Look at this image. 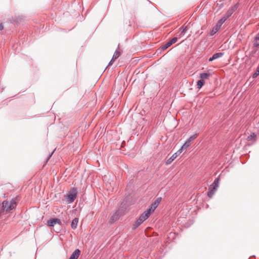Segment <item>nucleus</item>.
Here are the masks:
<instances>
[{"instance_id":"nucleus-16","label":"nucleus","mask_w":259,"mask_h":259,"mask_svg":"<svg viewBox=\"0 0 259 259\" xmlns=\"http://www.w3.org/2000/svg\"><path fill=\"white\" fill-rule=\"evenodd\" d=\"M220 29V27H218V25H216L214 27H213L211 31H210V35H213Z\"/></svg>"},{"instance_id":"nucleus-28","label":"nucleus","mask_w":259,"mask_h":259,"mask_svg":"<svg viewBox=\"0 0 259 259\" xmlns=\"http://www.w3.org/2000/svg\"><path fill=\"white\" fill-rule=\"evenodd\" d=\"M3 29V26L2 24L0 23V30Z\"/></svg>"},{"instance_id":"nucleus-12","label":"nucleus","mask_w":259,"mask_h":259,"mask_svg":"<svg viewBox=\"0 0 259 259\" xmlns=\"http://www.w3.org/2000/svg\"><path fill=\"white\" fill-rule=\"evenodd\" d=\"M253 46L259 48V33L256 35L253 41Z\"/></svg>"},{"instance_id":"nucleus-19","label":"nucleus","mask_w":259,"mask_h":259,"mask_svg":"<svg viewBox=\"0 0 259 259\" xmlns=\"http://www.w3.org/2000/svg\"><path fill=\"white\" fill-rule=\"evenodd\" d=\"M223 55V54L222 53H217L213 55V58L215 59H217L218 58H219L221 57H222Z\"/></svg>"},{"instance_id":"nucleus-5","label":"nucleus","mask_w":259,"mask_h":259,"mask_svg":"<svg viewBox=\"0 0 259 259\" xmlns=\"http://www.w3.org/2000/svg\"><path fill=\"white\" fill-rule=\"evenodd\" d=\"M219 183V179H216L214 180V181L213 182V183L212 184V185L210 186V189H212L213 190H211L210 191H209L208 192V196L209 197H211L212 196V195H213V190H215L217 189V188L218 187Z\"/></svg>"},{"instance_id":"nucleus-33","label":"nucleus","mask_w":259,"mask_h":259,"mask_svg":"<svg viewBox=\"0 0 259 259\" xmlns=\"http://www.w3.org/2000/svg\"><path fill=\"white\" fill-rule=\"evenodd\" d=\"M52 155H53V153H51V155H50V157H51L52 156Z\"/></svg>"},{"instance_id":"nucleus-9","label":"nucleus","mask_w":259,"mask_h":259,"mask_svg":"<svg viewBox=\"0 0 259 259\" xmlns=\"http://www.w3.org/2000/svg\"><path fill=\"white\" fill-rule=\"evenodd\" d=\"M80 254V251L79 249H76L71 255L69 259H77Z\"/></svg>"},{"instance_id":"nucleus-20","label":"nucleus","mask_w":259,"mask_h":259,"mask_svg":"<svg viewBox=\"0 0 259 259\" xmlns=\"http://www.w3.org/2000/svg\"><path fill=\"white\" fill-rule=\"evenodd\" d=\"M198 136V134H195L193 135V136H191L188 139H187L188 141H189L190 143H191V142L195 139Z\"/></svg>"},{"instance_id":"nucleus-13","label":"nucleus","mask_w":259,"mask_h":259,"mask_svg":"<svg viewBox=\"0 0 259 259\" xmlns=\"http://www.w3.org/2000/svg\"><path fill=\"white\" fill-rule=\"evenodd\" d=\"M78 222V218H75L72 220L71 226V228L73 229H75L76 228V227L77 226Z\"/></svg>"},{"instance_id":"nucleus-18","label":"nucleus","mask_w":259,"mask_h":259,"mask_svg":"<svg viewBox=\"0 0 259 259\" xmlns=\"http://www.w3.org/2000/svg\"><path fill=\"white\" fill-rule=\"evenodd\" d=\"M191 144L189 141L187 140L182 146V149H184L185 150L187 149L190 146Z\"/></svg>"},{"instance_id":"nucleus-6","label":"nucleus","mask_w":259,"mask_h":259,"mask_svg":"<svg viewBox=\"0 0 259 259\" xmlns=\"http://www.w3.org/2000/svg\"><path fill=\"white\" fill-rule=\"evenodd\" d=\"M161 201V197L157 198L154 201V202L151 205L149 209H148V210H150V212L152 213L153 212H154L155 209L158 206V205L160 203Z\"/></svg>"},{"instance_id":"nucleus-23","label":"nucleus","mask_w":259,"mask_h":259,"mask_svg":"<svg viewBox=\"0 0 259 259\" xmlns=\"http://www.w3.org/2000/svg\"><path fill=\"white\" fill-rule=\"evenodd\" d=\"M178 40L177 37H175L172 38L171 39H170L169 41H168L170 44L172 45V44L176 43Z\"/></svg>"},{"instance_id":"nucleus-8","label":"nucleus","mask_w":259,"mask_h":259,"mask_svg":"<svg viewBox=\"0 0 259 259\" xmlns=\"http://www.w3.org/2000/svg\"><path fill=\"white\" fill-rule=\"evenodd\" d=\"M56 224L60 225L61 224V221L58 219H52L48 221V225L50 227H53Z\"/></svg>"},{"instance_id":"nucleus-31","label":"nucleus","mask_w":259,"mask_h":259,"mask_svg":"<svg viewBox=\"0 0 259 259\" xmlns=\"http://www.w3.org/2000/svg\"><path fill=\"white\" fill-rule=\"evenodd\" d=\"M52 155H53V153H51V155H50V157H51L52 156Z\"/></svg>"},{"instance_id":"nucleus-15","label":"nucleus","mask_w":259,"mask_h":259,"mask_svg":"<svg viewBox=\"0 0 259 259\" xmlns=\"http://www.w3.org/2000/svg\"><path fill=\"white\" fill-rule=\"evenodd\" d=\"M227 19L225 16L222 17L217 23V25H218V27H220L221 28L222 24L226 21V20Z\"/></svg>"},{"instance_id":"nucleus-30","label":"nucleus","mask_w":259,"mask_h":259,"mask_svg":"<svg viewBox=\"0 0 259 259\" xmlns=\"http://www.w3.org/2000/svg\"><path fill=\"white\" fill-rule=\"evenodd\" d=\"M256 70L258 71V73H259V66H258Z\"/></svg>"},{"instance_id":"nucleus-1","label":"nucleus","mask_w":259,"mask_h":259,"mask_svg":"<svg viewBox=\"0 0 259 259\" xmlns=\"http://www.w3.org/2000/svg\"><path fill=\"white\" fill-rule=\"evenodd\" d=\"M16 205L17 202L14 199H12L10 201H4L2 203V209L0 212L2 213L4 211L9 212L14 209Z\"/></svg>"},{"instance_id":"nucleus-14","label":"nucleus","mask_w":259,"mask_h":259,"mask_svg":"<svg viewBox=\"0 0 259 259\" xmlns=\"http://www.w3.org/2000/svg\"><path fill=\"white\" fill-rule=\"evenodd\" d=\"M177 157V153H174L166 162V164H169Z\"/></svg>"},{"instance_id":"nucleus-3","label":"nucleus","mask_w":259,"mask_h":259,"mask_svg":"<svg viewBox=\"0 0 259 259\" xmlns=\"http://www.w3.org/2000/svg\"><path fill=\"white\" fill-rule=\"evenodd\" d=\"M77 191L76 188H73L65 195L69 203H72L77 197Z\"/></svg>"},{"instance_id":"nucleus-11","label":"nucleus","mask_w":259,"mask_h":259,"mask_svg":"<svg viewBox=\"0 0 259 259\" xmlns=\"http://www.w3.org/2000/svg\"><path fill=\"white\" fill-rule=\"evenodd\" d=\"M210 76V74L208 73H202L200 74V78L201 79L204 80V79H208Z\"/></svg>"},{"instance_id":"nucleus-32","label":"nucleus","mask_w":259,"mask_h":259,"mask_svg":"<svg viewBox=\"0 0 259 259\" xmlns=\"http://www.w3.org/2000/svg\"><path fill=\"white\" fill-rule=\"evenodd\" d=\"M52 155H53V153H51V155H50V157H51L52 156Z\"/></svg>"},{"instance_id":"nucleus-2","label":"nucleus","mask_w":259,"mask_h":259,"mask_svg":"<svg viewBox=\"0 0 259 259\" xmlns=\"http://www.w3.org/2000/svg\"><path fill=\"white\" fill-rule=\"evenodd\" d=\"M151 214L150 210H146L145 211L137 220V221L134 224L135 228L138 227L140 226L143 222L147 220L150 215Z\"/></svg>"},{"instance_id":"nucleus-22","label":"nucleus","mask_w":259,"mask_h":259,"mask_svg":"<svg viewBox=\"0 0 259 259\" xmlns=\"http://www.w3.org/2000/svg\"><path fill=\"white\" fill-rule=\"evenodd\" d=\"M186 30H187V26H183L181 28V29H180V31H181V34H180L182 35V34H184Z\"/></svg>"},{"instance_id":"nucleus-24","label":"nucleus","mask_w":259,"mask_h":259,"mask_svg":"<svg viewBox=\"0 0 259 259\" xmlns=\"http://www.w3.org/2000/svg\"><path fill=\"white\" fill-rule=\"evenodd\" d=\"M256 136L254 134H252L248 137V139L250 140H254Z\"/></svg>"},{"instance_id":"nucleus-27","label":"nucleus","mask_w":259,"mask_h":259,"mask_svg":"<svg viewBox=\"0 0 259 259\" xmlns=\"http://www.w3.org/2000/svg\"><path fill=\"white\" fill-rule=\"evenodd\" d=\"M214 59L213 58V56H212V57H210L209 59V61H212L213 60H214Z\"/></svg>"},{"instance_id":"nucleus-26","label":"nucleus","mask_w":259,"mask_h":259,"mask_svg":"<svg viewBox=\"0 0 259 259\" xmlns=\"http://www.w3.org/2000/svg\"><path fill=\"white\" fill-rule=\"evenodd\" d=\"M259 75V73H258V71L256 70V72L253 74V77H256Z\"/></svg>"},{"instance_id":"nucleus-17","label":"nucleus","mask_w":259,"mask_h":259,"mask_svg":"<svg viewBox=\"0 0 259 259\" xmlns=\"http://www.w3.org/2000/svg\"><path fill=\"white\" fill-rule=\"evenodd\" d=\"M204 81L202 79L199 80L197 82V87L198 89H200L202 86L204 84Z\"/></svg>"},{"instance_id":"nucleus-21","label":"nucleus","mask_w":259,"mask_h":259,"mask_svg":"<svg viewBox=\"0 0 259 259\" xmlns=\"http://www.w3.org/2000/svg\"><path fill=\"white\" fill-rule=\"evenodd\" d=\"M170 46H171V45L170 44V43L169 41H168L164 45L162 46L161 49L163 50H165L166 49H167L168 47H169Z\"/></svg>"},{"instance_id":"nucleus-10","label":"nucleus","mask_w":259,"mask_h":259,"mask_svg":"<svg viewBox=\"0 0 259 259\" xmlns=\"http://www.w3.org/2000/svg\"><path fill=\"white\" fill-rule=\"evenodd\" d=\"M120 55V53L118 51L116 50L113 55L112 60L110 61L109 63V65H111L112 64V62L114 61L117 58H118Z\"/></svg>"},{"instance_id":"nucleus-4","label":"nucleus","mask_w":259,"mask_h":259,"mask_svg":"<svg viewBox=\"0 0 259 259\" xmlns=\"http://www.w3.org/2000/svg\"><path fill=\"white\" fill-rule=\"evenodd\" d=\"M124 213H125L124 210H123L122 209H118L117 211H116V212L114 214H113L111 216V219H110V222L113 223V222H115L119 218V217L120 216L124 214Z\"/></svg>"},{"instance_id":"nucleus-29","label":"nucleus","mask_w":259,"mask_h":259,"mask_svg":"<svg viewBox=\"0 0 259 259\" xmlns=\"http://www.w3.org/2000/svg\"><path fill=\"white\" fill-rule=\"evenodd\" d=\"M169 235H170V236H175V234L172 233H170V234H169Z\"/></svg>"},{"instance_id":"nucleus-25","label":"nucleus","mask_w":259,"mask_h":259,"mask_svg":"<svg viewBox=\"0 0 259 259\" xmlns=\"http://www.w3.org/2000/svg\"><path fill=\"white\" fill-rule=\"evenodd\" d=\"M185 150L184 149H182V146L181 147V148L177 152H176L175 153H177V156L180 155L182 152V151Z\"/></svg>"},{"instance_id":"nucleus-7","label":"nucleus","mask_w":259,"mask_h":259,"mask_svg":"<svg viewBox=\"0 0 259 259\" xmlns=\"http://www.w3.org/2000/svg\"><path fill=\"white\" fill-rule=\"evenodd\" d=\"M238 7V5L237 4L233 6V7H231L227 12L225 15L224 16L226 18H229L232 14L234 13V12L237 9Z\"/></svg>"}]
</instances>
